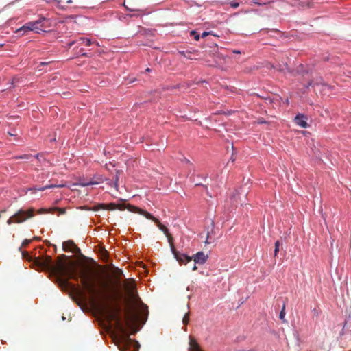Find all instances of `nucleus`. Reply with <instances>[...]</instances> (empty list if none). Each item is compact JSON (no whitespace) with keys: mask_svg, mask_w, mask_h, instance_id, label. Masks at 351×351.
<instances>
[{"mask_svg":"<svg viewBox=\"0 0 351 351\" xmlns=\"http://www.w3.org/2000/svg\"><path fill=\"white\" fill-rule=\"evenodd\" d=\"M45 21L46 19L45 17L41 16L36 21L27 23L23 26L18 29L16 31V32L19 33L21 32H23V34H25L29 31H34L36 33L44 32L43 28L46 27V26L44 24V22Z\"/></svg>","mask_w":351,"mask_h":351,"instance_id":"39448f33","label":"nucleus"},{"mask_svg":"<svg viewBox=\"0 0 351 351\" xmlns=\"http://www.w3.org/2000/svg\"><path fill=\"white\" fill-rule=\"evenodd\" d=\"M239 3H238V2H234V3H230V6L233 8H237L239 7Z\"/></svg>","mask_w":351,"mask_h":351,"instance_id":"a878e982","label":"nucleus"},{"mask_svg":"<svg viewBox=\"0 0 351 351\" xmlns=\"http://www.w3.org/2000/svg\"><path fill=\"white\" fill-rule=\"evenodd\" d=\"M67 3H71V0L67 1Z\"/></svg>","mask_w":351,"mask_h":351,"instance_id":"37998d69","label":"nucleus"},{"mask_svg":"<svg viewBox=\"0 0 351 351\" xmlns=\"http://www.w3.org/2000/svg\"><path fill=\"white\" fill-rule=\"evenodd\" d=\"M322 86L326 88H330V86L326 84L322 77H317L311 82H308L307 87L308 86Z\"/></svg>","mask_w":351,"mask_h":351,"instance_id":"9d476101","label":"nucleus"},{"mask_svg":"<svg viewBox=\"0 0 351 351\" xmlns=\"http://www.w3.org/2000/svg\"><path fill=\"white\" fill-rule=\"evenodd\" d=\"M62 258H67V256H66V255H64V254H63V255H62Z\"/></svg>","mask_w":351,"mask_h":351,"instance_id":"a19ab883","label":"nucleus"},{"mask_svg":"<svg viewBox=\"0 0 351 351\" xmlns=\"http://www.w3.org/2000/svg\"><path fill=\"white\" fill-rule=\"evenodd\" d=\"M134 347H135L134 351H138L140 348V344L138 343V341H134Z\"/></svg>","mask_w":351,"mask_h":351,"instance_id":"bb28decb","label":"nucleus"},{"mask_svg":"<svg viewBox=\"0 0 351 351\" xmlns=\"http://www.w3.org/2000/svg\"><path fill=\"white\" fill-rule=\"evenodd\" d=\"M35 213L36 210L33 208L27 210L21 208L8 219L7 223L9 225L12 223H21L28 219L33 217Z\"/></svg>","mask_w":351,"mask_h":351,"instance_id":"20e7f679","label":"nucleus"},{"mask_svg":"<svg viewBox=\"0 0 351 351\" xmlns=\"http://www.w3.org/2000/svg\"><path fill=\"white\" fill-rule=\"evenodd\" d=\"M119 171H117L116 173V176L114 178V182L112 183V182H109V185L114 186L115 189H117L118 187V181H119Z\"/></svg>","mask_w":351,"mask_h":351,"instance_id":"2eb2a0df","label":"nucleus"},{"mask_svg":"<svg viewBox=\"0 0 351 351\" xmlns=\"http://www.w3.org/2000/svg\"><path fill=\"white\" fill-rule=\"evenodd\" d=\"M278 252H279V248L275 247V249H274V256H277Z\"/></svg>","mask_w":351,"mask_h":351,"instance_id":"7c9ffc66","label":"nucleus"},{"mask_svg":"<svg viewBox=\"0 0 351 351\" xmlns=\"http://www.w3.org/2000/svg\"><path fill=\"white\" fill-rule=\"evenodd\" d=\"M51 1L57 2L58 3H59L61 1L60 0H51Z\"/></svg>","mask_w":351,"mask_h":351,"instance_id":"4c0bfd02","label":"nucleus"},{"mask_svg":"<svg viewBox=\"0 0 351 351\" xmlns=\"http://www.w3.org/2000/svg\"><path fill=\"white\" fill-rule=\"evenodd\" d=\"M8 134L10 136H15V134H12V133L10 132H8Z\"/></svg>","mask_w":351,"mask_h":351,"instance_id":"ea45409f","label":"nucleus"},{"mask_svg":"<svg viewBox=\"0 0 351 351\" xmlns=\"http://www.w3.org/2000/svg\"><path fill=\"white\" fill-rule=\"evenodd\" d=\"M233 53H241L240 51H237V50L233 51Z\"/></svg>","mask_w":351,"mask_h":351,"instance_id":"58836bf2","label":"nucleus"},{"mask_svg":"<svg viewBox=\"0 0 351 351\" xmlns=\"http://www.w3.org/2000/svg\"><path fill=\"white\" fill-rule=\"evenodd\" d=\"M295 123L296 125L303 128H306L308 125L306 122V117L302 114H298L295 117Z\"/></svg>","mask_w":351,"mask_h":351,"instance_id":"9b49d317","label":"nucleus"},{"mask_svg":"<svg viewBox=\"0 0 351 351\" xmlns=\"http://www.w3.org/2000/svg\"><path fill=\"white\" fill-rule=\"evenodd\" d=\"M130 206V204L125 205V204H116L114 203H110L108 204H99L97 206H96L95 210L101 208V209H106V210H114L115 209L123 210L125 208H127L128 210L130 211V210L129 209Z\"/></svg>","mask_w":351,"mask_h":351,"instance_id":"0eeeda50","label":"nucleus"},{"mask_svg":"<svg viewBox=\"0 0 351 351\" xmlns=\"http://www.w3.org/2000/svg\"><path fill=\"white\" fill-rule=\"evenodd\" d=\"M125 289L127 290L128 293L130 294L131 298L134 300V302L136 304L141 305L143 310H145L147 311V306L142 302L140 298L138 296V295L136 293L134 281L132 280L130 282H127L125 285Z\"/></svg>","mask_w":351,"mask_h":351,"instance_id":"423d86ee","label":"nucleus"},{"mask_svg":"<svg viewBox=\"0 0 351 351\" xmlns=\"http://www.w3.org/2000/svg\"><path fill=\"white\" fill-rule=\"evenodd\" d=\"M97 184V182H90V183L84 184V186H88L90 184Z\"/></svg>","mask_w":351,"mask_h":351,"instance_id":"f704fd0d","label":"nucleus"},{"mask_svg":"<svg viewBox=\"0 0 351 351\" xmlns=\"http://www.w3.org/2000/svg\"><path fill=\"white\" fill-rule=\"evenodd\" d=\"M44 212H45V210H44V209H40V210H38L37 211V213H38V214H41V213H44Z\"/></svg>","mask_w":351,"mask_h":351,"instance_id":"c9c22d12","label":"nucleus"},{"mask_svg":"<svg viewBox=\"0 0 351 351\" xmlns=\"http://www.w3.org/2000/svg\"><path fill=\"white\" fill-rule=\"evenodd\" d=\"M285 305L284 304L283 306H282V308L280 313V315H279V318L282 320L284 322H285Z\"/></svg>","mask_w":351,"mask_h":351,"instance_id":"f3484780","label":"nucleus"},{"mask_svg":"<svg viewBox=\"0 0 351 351\" xmlns=\"http://www.w3.org/2000/svg\"><path fill=\"white\" fill-rule=\"evenodd\" d=\"M75 43V41H72V42L69 43L68 44L69 47H71V46H73Z\"/></svg>","mask_w":351,"mask_h":351,"instance_id":"72a5a7b5","label":"nucleus"},{"mask_svg":"<svg viewBox=\"0 0 351 351\" xmlns=\"http://www.w3.org/2000/svg\"><path fill=\"white\" fill-rule=\"evenodd\" d=\"M208 256L203 252H199L194 256L193 261L195 263L204 264Z\"/></svg>","mask_w":351,"mask_h":351,"instance_id":"f8f14e48","label":"nucleus"},{"mask_svg":"<svg viewBox=\"0 0 351 351\" xmlns=\"http://www.w3.org/2000/svg\"><path fill=\"white\" fill-rule=\"evenodd\" d=\"M29 243H30V241H29V240H28V239H25V240H24V241H23V244H22V245H23V246H26V245H28Z\"/></svg>","mask_w":351,"mask_h":351,"instance_id":"cd10ccee","label":"nucleus"},{"mask_svg":"<svg viewBox=\"0 0 351 351\" xmlns=\"http://www.w3.org/2000/svg\"><path fill=\"white\" fill-rule=\"evenodd\" d=\"M63 185H53V184H49V185H46L43 187H41V188H38V189H36V190H38V191H45L46 189H52V188H54V187H62Z\"/></svg>","mask_w":351,"mask_h":351,"instance_id":"dca6fc26","label":"nucleus"},{"mask_svg":"<svg viewBox=\"0 0 351 351\" xmlns=\"http://www.w3.org/2000/svg\"><path fill=\"white\" fill-rule=\"evenodd\" d=\"M197 269V266H196V263H194V265H193V268H192V270H193V271H195V270H196Z\"/></svg>","mask_w":351,"mask_h":351,"instance_id":"e433bc0d","label":"nucleus"},{"mask_svg":"<svg viewBox=\"0 0 351 351\" xmlns=\"http://www.w3.org/2000/svg\"><path fill=\"white\" fill-rule=\"evenodd\" d=\"M106 308L108 319L110 321H114L116 323L117 333L113 337L114 343L120 351H126L130 348L132 343V339L128 333L127 327H131L132 322L136 318V315H128L125 325H124L121 323L119 315V308L108 306Z\"/></svg>","mask_w":351,"mask_h":351,"instance_id":"f03ea898","label":"nucleus"},{"mask_svg":"<svg viewBox=\"0 0 351 351\" xmlns=\"http://www.w3.org/2000/svg\"><path fill=\"white\" fill-rule=\"evenodd\" d=\"M261 31L264 32L265 34H268L269 32H274L277 33H281L278 29H263Z\"/></svg>","mask_w":351,"mask_h":351,"instance_id":"aec40b11","label":"nucleus"},{"mask_svg":"<svg viewBox=\"0 0 351 351\" xmlns=\"http://www.w3.org/2000/svg\"><path fill=\"white\" fill-rule=\"evenodd\" d=\"M85 40H86L85 38H80L79 40H77V41L80 42V44H84Z\"/></svg>","mask_w":351,"mask_h":351,"instance_id":"c756f323","label":"nucleus"},{"mask_svg":"<svg viewBox=\"0 0 351 351\" xmlns=\"http://www.w3.org/2000/svg\"><path fill=\"white\" fill-rule=\"evenodd\" d=\"M179 53L188 59H192V58L190 56V54L191 53V51H179Z\"/></svg>","mask_w":351,"mask_h":351,"instance_id":"a211bd4d","label":"nucleus"},{"mask_svg":"<svg viewBox=\"0 0 351 351\" xmlns=\"http://www.w3.org/2000/svg\"><path fill=\"white\" fill-rule=\"evenodd\" d=\"M258 123H260V124H262V123H265V121L263 119H258Z\"/></svg>","mask_w":351,"mask_h":351,"instance_id":"473e14b6","label":"nucleus"},{"mask_svg":"<svg viewBox=\"0 0 351 351\" xmlns=\"http://www.w3.org/2000/svg\"><path fill=\"white\" fill-rule=\"evenodd\" d=\"M191 35H194V38L195 39V40H199V34H197L196 33V32H195V31H191Z\"/></svg>","mask_w":351,"mask_h":351,"instance_id":"b1692460","label":"nucleus"},{"mask_svg":"<svg viewBox=\"0 0 351 351\" xmlns=\"http://www.w3.org/2000/svg\"><path fill=\"white\" fill-rule=\"evenodd\" d=\"M115 272H116V274L118 276V277H119V278L121 275H123V271H122L121 269H118V268H116V271H115Z\"/></svg>","mask_w":351,"mask_h":351,"instance_id":"393cba45","label":"nucleus"},{"mask_svg":"<svg viewBox=\"0 0 351 351\" xmlns=\"http://www.w3.org/2000/svg\"><path fill=\"white\" fill-rule=\"evenodd\" d=\"M238 196H239V193L237 191H235L232 197H230V203L233 205V206H237L239 203L238 202Z\"/></svg>","mask_w":351,"mask_h":351,"instance_id":"4468645a","label":"nucleus"},{"mask_svg":"<svg viewBox=\"0 0 351 351\" xmlns=\"http://www.w3.org/2000/svg\"><path fill=\"white\" fill-rule=\"evenodd\" d=\"M182 322H183V324L185 325L189 323V312L184 315Z\"/></svg>","mask_w":351,"mask_h":351,"instance_id":"6ab92c4d","label":"nucleus"},{"mask_svg":"<svg viewBox=\"0 0 351 351\" xmlns=\"http://www.w3.org/2000/svg\"><path fill=\"white\" fill-rule=\"evenodd\" d=\"M100 285L103 287V286H104V284L101 282V283H100Z\"/></svg>","mask_w":351,"mask_h":351,"instance_id":"c03bdc74","label":"nucleus"},{"mask_svg":"<svg viewBox=\"0 0 351 351\" xmlns=\"http://www.w3.org/2000/svg\"><path fill=\"white\" fill-rule=\"evenodd\" d=\"M150 71H151V69H150L149 68H147V69H146V71H147V72H149Z\"/></svg>","mask_w":351,"mask_h":351,"instance_id":"79ce46f5","label":"nucleus"},{"mask_svg":"<svg viewBox=\"0 0 351 351\" xmlns=\"http://www.w3.org/2000/svg\"><path fill=\"white\" fill-rule=\"evenodd\" d=\"M189 345L190 348L189 351H202L197 342L193 337H190Z\"/></svg>","mask_w":351,"mask_h":351,"instance_id":"ddd939ff","label":"nucleus"},{"mask_svg":"<svg viewBox=\"0 0 351 351\" xmlns=\"http://www.w3.org/2000/svg\"><path fill=\"white\" fill-rule=\"evenodd\" d=\"M30 157H32V156L29 155V154H23V155L18 156L17 158H19V159H29Z\"/></svg>","mask_w":351,"mask_h":351,"instance_id":"5701e85b","label":"nucleus"},{"mask_svg":"<svg viewBox=\"0 0 351 351\" xmlns=\"http://www.w3.org/2000/svg\"><path fill=\"white\" fill-rule=\"evenodd\" d=\"M280 245V243L279 241H276V243H275V247L279 248Z\"/></svg>","mask_w":351,"mask_h":351,"instance_id":"2f4dec72","label":"nucleus"},{"mask_svg":"<svg viewBox=\"0 0 351 351\" xmlns=\"http://www.w3.org/2000/svg\"><path fill=\"white\" fill-rule=\"evenodd\" d=\"M62 250L64 252H73V253H77V252H80V249L77 247V245L75 244V243L71 240H69V241L63 242Z\"/></svg>","mask_w":351,"mask_h":351,"instance_id":"6e6552de","label":"nucleus"},{"mask_svg":"<svg viewBox=\"0 0 351 351\" xmlns=\"http://www.w3.org/2000/svg\"><path fill=\"white\" fill-rule=\"evenodd\" d=\"M171 250L173 251L175 258L180 263H186L192 260V257L187 256L184 254L180 253L179 252L175 250L174 247H171Z\"/></svg>","mask_w":351,"mask_h":351,"instance_id":"1a4fd4ad","label":"nucleus"},{"mask_svg":"<svg viewBox=\"0 0 351 351\" xmlns=\"http://www.w3.org/2000/svg\"><path fill=\"white\" fill-rule=\"evenodd\" d=\"M34 263L41 269L48 270L56 274L59 285L63 289H75V286L69 282V279L77 281L80 279L83 289L93 301L109 299L97 288L96 276L87 266H83L77 270L73 264L69 265L60 259L54 264L51 257L49 256L42 258H36Z\"/></svg>","mask_w":351,"mask_h":351,"instance_id":"f257e3e1","label":"nucleus"},{"mask_svg":"<svg viewBox=\"0 0 351 351\" xmlns=\"http://www.w3.org/2000/svg\"><path fill=\"white\" fill-rule=\"evenodd\" d=\"M54 209L58 211V215L65 214L66 213L64 208H55Z\"/></svg>","mask_w":351,"mask_h":351,"instance_id":"4be33fe9","label":"nucleus"},{"mask_svg":"<svg viewBox=\"0 0 351 351\" xmlns=\"http://www.w3.org/2000/svg\"><path fill=\"white\" fill-rule=\"evenodd\" d=\"M129 209L130 210V212L138 213L140 215H143L147 219H150L153 221L158 227V228L164 232V234L166 235L168 242L169 243L171 247H173V239L171 234L168 232L167 228L162 224L158 219H156L155 217H154L152 214L147 212L146 210H144L138 207L134 206H130Z\"/></svg>","mask_w":351,"mask_h":351,"instance_id":"7ed1b4c3","label":"nucleus"},{"mask_svg":"<svg viewBox=\"0 0 351 351\" xmlns=\"http://www.w3.org/2000/svg\"><path fill=\"white\" fill-rule=\"evenodd\" d=\"M95 43L97 46H99V43L95 42H92L89 38H86V40L84 42V45L86 46H90L91 44Z\"/></svg>","mask_w":351,"mask_h":351,"instance_id":"412c9836","label":"nucleus"},{"mask_svg":"<svg viewBox=\"0 0 351 351\" xmlns=\"http://www.w3.org/2000/svg\"><path fill=\"white\" fill-rule=\"evenodd\" d=\"M209 34H210V32H204L202 33V37L204 38V37L207 36Z\"/></svg>","mask_w":351,"mask_h":351,"instance_id":"c85d7f7f","label":"nucleus"}]
</instances>
